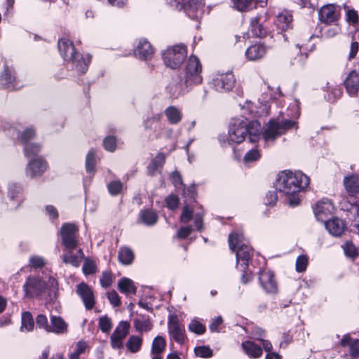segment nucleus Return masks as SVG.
<instances>
[{
    "label": "nucleus",
    "mask_w": 359,
    "mask_h": 359,
    "mask_svg": "<svg viewBox=\"0 0 359 359\" xmlns=\"http://www.w3.org/2000/svg\"><path fill=\"white\" fill-rule=\"evenodd\" d=\"M309 177L301 171L284 170L278 175L276 189L287 195L288 204L294 207L299 204L298 193L309 184Z\"/></svg>",
    "instance_id": "obj_1"
},
{
    "label": "nucleus",
    "mask_w": 359,
    "mask_h": 359,
    "mask_svg": "<svg viewBox=\"0 0 359 359\" xmlns=\"http://www.w3.org/2000/svg\"><path fill=\"white\" fill-rule=\"evenodd\" d=\"M60 234L62 243L65 247V252L61 257L63 262L79 266L83 253L81 249H77V227L74 224L65 223L61 226Z\"/></svg>",
    "instance_id": "obj_2"
},
{
    "label": "nucleus",
    "mask_w": 359,
    "mask_h": 359,
    "mask_svg": "<svg viewBox=\"0 0 359 359\" xmlns=\"http://www.w3.org/2000/svg\"><path fill=\"white\" fill-rule=\"evenodd\" d=\"M262 132V126L259 121L248 122L246 118H236L231 123L229 129L228 143H241L249 135L251 142L259 141Z\"/></svg>",
    "instance_id": "obj_3"
},
{
    "label": "nucleus",
    "mask_w": 359,
    "mask_h": 359,
    "mask_svg": "<svg viewBox=\"0 0 359 359\" xmlns=\"http://www.w3.org/2000/svg\"><path fill=\"white\" fill-rule=\"evenodd\" d=\"M57 48L64 60L72 62L77 67H83L90 65L92 56L90 54L82 55L76 51L72 41L67 38L58 40Z\"/></svg>",
    "instance_id": "obj_4"
},
{
    "label": "nucleus",
    "mask_w": 359,
    "mask_h": 359,
    "mask_svg": "<svg viewBox=\"0 0 359 359\" xmlns=\"http://www.w3.org/2000/svg\"><path fill=\"white\" fill-rule=\"evenodd\" d=\"M229 245L233 251L238 248L236 250L237 267L241 266L243 269H248L249 261L253 255V250L245 243L243 233H231L229 236Z\"/></svg>",
    "instance_id": "obj_5"
},
{
    "label": "nucleus",
    "mask_w": 359,
    "mask_h": 359,
    "mask_svg": "<svg viewBox=\"0 0 359 359\" xmlns=\"http://www.w3.org/2000/svg\"><path fill=\"white\" fill-rule=\"evenodd\" d=\"M236 82L233 72L229 69H215L209 81L210 86L218 92H226L233 88Z\"/></svg>",
    "instance_id": "obj_6"
},
{
    "label": "nucleus",
    "mask_w": 359,
    "mask_h": 359,
    "mask_svg": "<svg viewBox=\"0 0 359 359\" xmlns=\"http://www.w3.org/2000/svg\"><path fill=\"white\" fill-rule=\"evenodd\" d=\"M161 56L166 67H180L187 58V47L183 43L168 46Z\"/></svg>",
    "instance_id": "obj_7"
},
{
    "label": "nucleus",
    "mask_w": 359,
    "mask_h": 359,
    "mask_svg": "<svg viewBox=\"0 0 359 359\" xmlns=\"http://www.w3.org/2000/svg\"><path fill=\"white\" fill-rule=\"evenodd\" d=\"M178 79L180 86H176L172 96L177 97L182 92V86L185 87L200 84L203 78L201 69H178Z\"/></svg>",
    "instance_id": "obj_8"
},
{
    "label": "nucleus",
    "mask_w": 359,
    "mask_h": 359,
    "mask_svg": "<svg viewBox=\"0 0 359 359\" xmlns=\"http://www.w3.org/2000/svg\"><path fill=\"white\" fill-rule=\"evenodd\" d=\"M296 125L297 122L290 119L281 121L271 120L263 133V138L266 142H273L278 136L285 134L288 130L295 127Z\"/></svg>",
    "instance_id": "obj_9"
},
{
    "label": "nucleus",
    "mask_w": 359,
    "mask_h": 359,
    "mask_svg": "<svg viewBox=\"0 0 359 359\" xmlns=\"http://www.w3.org/2000/svg\"><path fill=\"white\" fill-rule=\"evenodd\" d=\"M205 0H175L177 9H184L186 14L193 20L201 19L205 11Z\"/></svg>",
    "instance_id": "obj_10"
},
{
    "label": "nucleus",
    "mask_w": 359,
    "mask_h": 359,
    "mask_svg": "<svg viewBox=\"0 0 359 359\" xmlns=\"http://www.w3.org/2000/svg\"><path fill=\"white\" fill-rule=\"evenodd\" d=\"M130 324L122 320L116 327L110 337V344L114 349L123 348V340L129 334Z\"/></svg>",
    "instance_id": "obj_11"
},
{
    "label": "nucleus",
    "mask_w": 359,
    "mask_h": 359,
    "mask_svg": "<svg viewBox=\"0 0 359 359\" xmlns=\"http://www.w3.org/2000/svg\"><path fill=\"white\" fill-rule=\"evenodd\" d=\"M23 289L27 297H38L45 292L46 283L38 277L29 276L25 283Z\"/></svg>",
    "instance_id": "obj_12"
},
{
    "label": "nucleus",
    "mask_w": 359,
    "mask_h": 359,
    "mask_svg": "<svg viewBox=\"0 0 359 359\" xmlns=\"http://www.w3.org/2000/svg\"><path fill=\"white\" fill-rule=\"evenodd\" d=\"M35 136V131L32 128H28L25 130L20 136L21 142L25 144V155L28 158H34L41 151V147L37 144H27L28 141Z\"/></svg>",
    "instance_id": "obj_13"
},
{
    "label": "nucleus",
    "mask_w": 359,
    "mask_h": 359,
    "mask_svg": "<svg viewBox=\"0 0 359 359\" xmlns=\"http://www.w3.org/2000/svg\"><path fill=\"white\" fill-rule=\"evenodd\" d=\"M170 336L178 344H182L186 339L185 328L177 316H171L168 323Z\"/></svg>",
    "instance_id": "obj_14"
},
{
    "label": "nucleus",
    "mask_w": 359,
    "mask_h": 359,
    "mask_svg": "<svg viewBox=\"0 0 359 359\" xmlns=\"http://www.w3.org/2000/svg\"><path fill=\"white\" fill-rule=\"evenodd\" d=\"M346 92L351 97H355L359 93V69H353L344 81Z\"/></svg>",
    "instance_id": "obj_15"
},
{
    "label": "nucleus",
    "mask_w": 359,
    "mask_h": 359,
    "mask_svg": "<svg viewBox=\"0 0 359 359\" xmlns=\"http://www.w3.org/2000/svg\"><path fill=\"white\" fill-rule=\"evenodd\" d=\"M76 294L81 298L87 310H91L95 304V299L92 289L85 283L76 286Z\"/></svg>",
    "instance_id": "obj_16"
},
{
    "label": "nucleus",
    "mask_w": 359,
    "mask_h": 359,
    "mask_svg": "<svg viewBox=\"0 0 359 359\" xmlns=\"http://www.w3.org/2000/svg\"><path fill=\"white\" fill-rule=\"evenodd\" d=\"M334 207L332 202L327 198L319 201L315 205L313 211L318 220L324 222L325 218L334 212Z\"/></svg>",
    "instance_id": "obj_17"
},
{
    "label": "nucleus",
    "mask_w": 359,
    "mask_h": 359,
    "mask_svg": "<svg viewBox=\"0 0 359 359\" xmlns=\"http://www.w3.org/2000/svg\"><path fill=\"white\" fill-rule=\"evenodd\" d=\"M137 58L141 60H151L154 53V48L146 39H142L134 51Z\"/></svg>",
    "instance_id": "obj_18"
},
{
    "label": "nucleus",
    "mask_w": 359,
    "mask_h": 359,
    "mask_svg": "<svg viewBox=\"0 0 359 359\" xmlns=\"http://www.w3.org/2000/svg\"><path fill=\"white\" fill-rule=\"evenodd\" d=\"M324 222L327 231L335 237L341 236L346 229L345 221L339 217H334Z\"/></svg>",
    "instance_id": "obj_19"
},
{
    "label": "nucleus",
    "mask_w": 359,
    "mask_h": 359,
    "mask_svg": "<svg viewBox=\"0 0 359 359\" xmlns=\"http://www.w3.org/2000/svg\"><path fill=\"white\" fill-rule=\"evenodd\" d=\"M259 279L262 287L266 292L271 294L277 292V283L272 272L269 271H261Z\"/></svg>",
    "instance_id": "obj_20"
},
{
    "label": "nucleus",
    "mask_w": 359,
    "mask_h": 359,
    "mask_svg": "<svg viewBox=\"0 0 359 359\" xmlns=\"http://www.w3.org/2000/svg\"><path fill=\"white\" fill-rule=\"evenodd\" d=\"M262 18L263 16L262 15H257L250 19L249 31L253 36L259 38L266 36L268 30L262 22Z\"/></svg>",
    "instance_id": "obj_21"
},
{
    "label": "nucleus",
    "mask_w": 359,
    "mask_h": 359,
    "mask_svg": "<svg viewBox=\"0 0 359 359\" xmlns=\"http://www.w3.org/2000/svg\"><path fill=\"white\" fill-rule=\"evenodd\" d=\"M47 168L46 162L41 158L32 160L29 162L26 172L31 177H35L42 175Z\"/></svg>",
    "instance_id": "obj_22"
},
{
    "label": "nucleus",
    "mask_w": 359,
    "mask_h": 359,
    "mask_svg": "<svg viewBox=\"0 0 359 359\" xmlns=\"http://www.w3.org/2000/svg\"><path fill=\"white\" fill-rule=\"evenodd\" d=\"M50 323L48 332L63 334L68 332V324L60 316H50Z\"/></svg>",
    "instance_id": "obj_23"
},
{
    "label": "nucleus",
    "mask_w": 359,
    "mask_h": 359,
    "mask_svg": "<svg viewBox=\"0 0 359 359\" xmlns=\"http://www.w3.org/2000/svg\"><path fill=\"white\" fill-rule=\"evenodd\" d=\"M338 18L339 14L333 5L324 6L319 11V19L322 22L330 24L337 21Z\"/></svg>",
    "instance_id": "obj_24"
},
{
    "label": "nucleus",
    "mask_w": 359,
    "mask_h": 359,
    "mask_svg": "<svg viewBox=\"0 0 359 359\" xmlns=\"http://www.w3.org/2000/svg\"><path fill=\"white\" fill-rule=\"evenodd\" d=\"M268 47L264 43H255L246 50L245 55L250 60H257L262 58L266 53Z\"/></svg>",
    "instance_id": "obj_25"
},
{
    "label": "nucleus",
    "mask_w": 359,
    "mask_h": 359,
    "mask_svg": "<svg viewBox=\"0 0 359 359\" xmlns=\"http://www.w3.org/2000/svg\"><path fill=\"white\" fill-rule=\"evenodd\" d=\"M0 86L9 90H15L20 87L11 69H4L2 74L0 75Z\"/></svg>",
    "instance_id": "obj_26"
},
{
    "label": "nucleus",
    "mask_w": 359,
    "mask_h": 359,
    "mask_svg": "<svg viewBox=\"0 0 359 359\" xmlns=\"http://www.w3.org/2000/svg\"><path fill=\"white\" fill-rule=\"evenodd\" d=\"M342 346H349V355L352 358L359 357V339L352 340L349 334H345L341 339Z\"/></svg>",
    "instance_id": "obj_27"
},
{
    "label": "nucleus",
    "mask_w": 359,
    "mask_h": 359,
    "mask_svg": "<svg viewBox=\"0 0 359 359\" xmlns=\"http://www.w3.org/2000/svg\"><path fill=\"white\" fill-rule=\"evenodd\" d=\"M133 325L139 332H146L152 329V324L149 317L144 315H137L133 319Z\"/></svg>",
    "instance_id": "obj_28"
},
{
    "label": "nucleus",
    "mask_w": 359,
    "mask_h": 359,
    "mask_svg": "<svg viewBox=\"0 0 359 359\" xmlns=\"http://www.w3.org/2000/svg\"><path fill=\"white\" fill-rule=\"evenodd\" d=\"M118 290L126 296L135 294L137 288L132 280L128 278H123L118 283Z\"/></svg>",
    "instance_id": "obj_29"
},
{
    "label": "nucleus",
    "mask_w": 359,
    "mask_h": 359,
    "mask_svg": "<svg viewBox=\"0 0 359 359\" xmlns=\"http://www.w3.org/2000/svg\"><path fill=\"white\" fill-rule=\"evenodd\" d=\"M168 121L172 125L179 123L182 118V111L175 106H170L165 109Z\"/></svg>",
    "instance_id": "obj_30"
},
{
    "label": "nucleus",
    "mask_w": 359,
    "mask_h": 359,
    "mask_svg": "<svg viewBox=\"0 0 359 359\" xmlns=\"http://www.w3.org/2000/svg\"><path fill=\"white\" fill-rule=\"evenodd\" d=\"M345 189L350 196L359 192V180L356 176L346 177L344 180Z\"/></svg>",
    "instance_id": "obj_31"
},
{
    "label": "nucleus",
    "mask_w": 359,
    "mask_h": 359,
    "mask_svg": "<svg viewBox=\"0 0 359 359\" xmlns=\"http://www.w3.org/2000/svg\"><path fill=\"white\" fill-rule=\"evenodd\" d=\"M242 347L248 355L251 358H259L262 354V349L259 346L250 341H245L242 343Z\"/></svg>",
    "instance_id": "obj_32"
},
{
    "label": "nucleus",
    "mask_w": 359,
    "mask_h": 359,
    "mask_svg": "<svg viewBox=\"0 0 359 359\" xmlns=\"http://www.w3.org/2000/svg\"><path fill=\"white\" fill-rule=\"evenodd\" d=\"M140 222L147 226L155 224L158 220V216L155 212L151 210H141L139 214Z\"/></svg>",
    "instance_id": "obj_33"
},
{
    "label": "nucleus",
    "mask_w": 359,
    "mask_h": 359,
    "mask_svg": "<svg viewBox=\"0 0 359 359\" xmlns=\"http://www.w3.org/2000/svg\"><path fill=\"white\" fill-rule=\"evenodd\" d=\"M143 339L142 337L137 335H131L128 337L126 346L128 351L132 353H136L142 348Z\"/></svg>",
    "instance_id": "obj_34"
},
{
    "label": "nucleus",
    "mask_w": 359,
    "mask_h": 359,
    "mask_svg": "<svg viewBox=\"0 0 359 359\" xmlns=\"http://www.w3.org/2000/svg\"><path fill=\"white\" fill-rule=\"evenodd\" d=\"M118 260L124 265L130 264L134 259V253L128 247L121 248L118 255Z\"/></svg>",
    "instance_id": "obj_35"
},
{
    "label": "nucleus",
    "mask_w": 359,
    "mask_h": 359,
    "mask_svg": "<svg viewBox=\"0 0 359 359\" xmlns=\"http://www.w3.org/2000/svg\"><path fill=\"white\" fill-rule=\"evenodd\" d=\"M165 340L161 336H157L153 340L151 355H161L165 349Z\"/></svg>",
    "instance_id": "obj_36"
},
{
    "label": "nucleus",
    "mask_w": 359,
    "mask_h": 359,
    "mask_svg": "<svg viewBox=\"0 0 359 359\" xmlns=\"http://www.w3.org/2000/svg\"><path fill=\"white\" fill-rule=\"evenodd\" d=\"M292 21V16L287 12H283L277 17L278 25L282 30H285L290 27Z\"/></svg>",
    "instance_id": "obj_37"
},
{
    "label": "nucleus",
    "mask_w": 359,
    "mask_h": 359,
    "mask_svg": "<svg viewBox=\"0 0 359 359\" xmlns=\"http://www.w3.org/2000/svg\"><path fill=\"white\" fill-rule=\"evenodd\" d=\"M34 321L31 313L28 311L23 312L22 314L21 330L29 332L34 329Z\"/></svg>",
    "instance_id": "obj_38"
},
{
    "label": "nucleus",
    "mask_w": 359,
    "mask_h": 359,
    "mask_svg": "<svg viewBox=\"0 0 359 359\" xmlns=\"http://www.w3.org/2000/svg\"><path fill=\"white\" fill-rule=\"evenodd\" d=\"M261 0H232L235 7L241 11H245L252 8Z\"/></svg>",
    "instance_id": "obj_39"
},
{
    "label": "nucleus",
    "mask_w": 359,
    "mask_h": 359,
    "mask_svg": "<svg viewBox=\"0 0 359 359\" xmlns=\"http://www.w3.org/2000/svg\"><path fill=\"white\" fill-rule=\"evenodd\" d=\"M188 328L190 332L197 334H202L206 330L205 326L197 319H193L189 323Z\"/></svg>",
    "instance_id": "obj_40"
},
{
    "label": "nucleus",
    "mask_w": 359,
    "mask_h": 359,
    "mask_svg": "<svg viewBox=\"0 0 359 359\" xmlns=\"http://www.w3.org/2000/svg\"><path fill=\"white\" fill-rule=\"evenodd\" d=\"M194 353L196 356L203 358H211L213 355L212 350L207 346H200L194 348Z\"/></svg>",
    "instance_id": "obj_41"
},
{
    "label": "nucleus",
    "mask_w": 359,
    "mask_h": 359,
    "mask_svg": "<svg viewBox=\"0 0 359 359\" xmlns=\"http://www.w3.org/2000/svg\"><path fill=\"white\" fill-rule=\"evenodd\" d=\"M95 151L91 149L89 151L86 158V169L89 173H92L95 170Z\"/></svg>",
    "instance_id": "obj_42"
},
{
    "label": "nucleus",
    "mask_w": 359,
    "mask_h": 359,
    "mask_svg": "<svg viewBox=\"0 0 359 359\" xmlns=\"http://www.w3.org/2000/svg\"><path fill=\"white\" fill-rule=\"evenodd\" d=\"M309 263L308 257L305 255H299L296 260L295 269L298 273L306 271Z\"/></svg>",
    "instance_id": "obj_43"
},
{
    "label": "nucleus",
    "mask_w": 359,
    "mask_h": 359,
    "mask_svg": "<svg viewBox=\"0 0 359 359\" xmlns=\"http://www.w3.org/2000/svg\"><path fill=\"white\" fill-rule=\"evenodd\" d=\"M123 185L121 182L114 180L111 182L108 186V191L111 196H117L121 194L123 190Z\"/></svg>",
    "instance_id": "obj_44"
},
{
    "label": "nucleus",
    "mask_w": 359,
    "mask_h": 359,
    "mask_svg": "<svg viewBox=\"0 0 359 359\" xmlns=\"http://www.w3.org/2000/svg\"><path fill=\"white\" fill-rule=\"evenodd\" d=\"M98 324L102 332L104 333L109 332L112 327L111 320L107 316L100 317Z\"/></svg>",
    "instance_id": "obj_45"
},
{
    "label": "nucleus",
    "mask_w": 359,
    "mask_h": 359,
    "mask_svg": "<svg viewBox=\"0 0 359 359\" xmlns=\"http://www.w3.org/2000/svg\"><path fill=\"white\" fill-rule=\"evenodd\" d=\"M100 280L102 287L105 288L109 287L114 280L111 272L109 271H103Z\"/></svg>",
    "instance_id": "obj_46"
},
{
    "label": "nucleus",
    "mask_w": 359,
    "mask_h": 359,
    "mask_svg": "<svg viewBox=\"0 0 359 359\" xmlns=\"http://www.w3.org/2000/svg\"><path fill=\"white\" fill-rule=\"evenodd\" d=\"M103 145L106 150L109 151H114L116 148V138L112 136H107L103 140Z\"/></svg>",
    "instance_id": "obj_47"
},
{
    "label": "nucleus",
    "mask_w": 359,
    "mask_h": 359,
    "mask_svg": "<svg viewBox=\"0 0 359 359\" xmlns=\"http://www.w3.org/2000/svg\"><path fill=\"white\" fill-rule=\"evenodd\" d=\"M36 326L40 329H43L48 332L49 325L48 318L45 315L39 314L36 318Z\"/></svg>",
    "instance_id": "obj_48"
},
{
    "label": "nucleus",
    "mask_w": 359,
    "mask_h": 359,
    "mask_svg": "<svg viewBox=\"0 0 359 359\" xmlns=\"http://www.w3.org/2000/svg\"><path fill=\"white\" fill-rule=\"evenodd\" d=\"M260 157L261 154L259 151L257 149H252L245 154L244 161L245 162H252L257 161Z\"/></svg>",
    "instance_id": "obj_49"
},
{
    "label": "nucleus",
    "mask_w": 359,
    "mask_h": 359,
    "mask_svg": "<svg viewBox=\"0 0 359 359\" xmlns=\"http://www.w3.org/2000/svg\"><path fill=\"white\" fill-rule=\"evenodd\" d=\"M82 269L86 275H90L95 273L96 266L94 262L86 259L83 265Z\"/></svg>",
    "instance_id": "obj_50"
},
{
    "label": "nucleus",
    "mask_w": 359,
    "mask_h": 359,
    "mask_svg": "<svg viewBox=\"0 0 359 359\" xmlns=\"http://www.w3.org/2000/svg\"><path fill=\"white\" fill-rule=\"evenodd\" d=\"M193 216V211L188 205L183 208V210L180 217V221L182 223H187L191 220Z\"/></svg>",
    "instance_id": "obj_51"
},
{
    "label": "nucleus",
    "mask_w": 359,
    "mask_h": 359,
    "mask_svg": "<svg viewBox=\"0 0 359 359\" xmlns=\"http://www.w3.org/2000/svg\"><path fill=\"white\" fill-rule=\"evenodd\" d=\"M344 250L346 255L350 257H354L357 255V249L355 246L351 242L346 243Z\"/></svg>",
    "instance_id": "obj_52"
},
{
    "label": "nucleus",
    "mask_w": 359,
    "mask_h": 359,
    "mask_svg": "<svg viewBox=\"0 0 359 359\" xmlns=\"http://www.w3.org/2000/svg\"><path fill=\"white\" fill-rule=\"evenodd\" d=\"M29 265L34 268H41L45 265V260L42 257L33 256L29 259Z\"/></svg>",
    "instance_id": "obj_53"
},
{
    "label": "nucleus",
    "mask_w": 359,
    "mask_h": 359,
    "mask_svg": "<svg viewBox=\"0 0 359 359\" xmlns=\"http://www.w3.org/2000/svg\"><path fill=\"white\" fill-rule=\"evenodd\" d=\"M354 211V217L352 220V225L355 228L358 233H359V203H356L353 207Z\"/></svg>",
    "instance_id": "obj_54"
},
{
    "label": "nucleus",
    "mask_w": 359,
    "mask_h": 359,
    "mask_svg": "<svg viewBox=\"0 0 359 359\" xmlns=\"http://www.w3.org/2000/svg\"><path fill=\"white\" fill-rule=\"evenodd\" d=\"M107 298L114 306H118L121 304L119 296L114 290H111L107 293Z\"/></svg>",
    "instance_id": "obj_55"
},
{
    "label": "nucleus",
    "mask_w": 359,
    "mask_h": 359,
    "mask_svg": "<svg viewBox=\"0 0 359 359\" xmlns=\"http://www.w3.org/2000/svg\"><path fill=\"white\" fill-rule=\"evenodd\" d=\"M165 202L169 209L175 210L178 206L179 198L175 195H170L166 198Z\"/></svg>",
    "instance_id": "obj_56"
},
{
    "label": "nucleus",
    "mask_w": 359,
    "mask_h": 359,
    "mask_svg": "<svg viewBox=\"0 0 359 359\" xmlns=\"http://www.w3.org/2000/svg\"><path fill=\"white\" fill-rule=\"evenodd\" d=\"M222 323L223 320L221 316H217V318H214L210 325V331L213 332H219L220 331L219 327L222 325Z\"/></svg>",
    "instance_id": "obj_57"
},
{
    "label": "nucleus",
    "mask_w": 359,
    "mask_h": 359,
    "mask_svg": "<svg viewBox=\"0 0 359 359\" xmlns=\"http://www.w3.org/2000/svg\"><path fill=\"white\" fill-rule=\"evenodd\" d=\"M162 115L161 114H156L150 118H148L144 122V126L145 128H151L152 123L154 122H159L161 118Z\"/></svg>",
    "instance_id": "obj_58"
},
{
    "label": "nucleus",
    "mask_w": 359,
    "mask_h": 359,
    "mask_svg": "<svg viewBox=\"0 0 359 359\" xmlns=\"http://www.w3.org/2000/svg\"><path fill=\"white\" fill-rule=\"evenodd\" d=\"M193 229L191 226L181 227L177 232V236L179 238L184 239L191 234Z\"/></svg>",
    "instance_id": "obj_59"
},
{
    "label": "nucleus",
    "mask_w": 359,
    "mask_h": 359,
    "mask_svg": "<svg viewBox=\"0 0 359 359\" xmlns=\"http://www.w3.org/2000/svg\"><path fill=\"white\" fill-rule=\"evenodd\" d=\"M346 20L349 23L355 24L358 22V15L353 9H349L346 12Z\"/></svg>",
    "instance_id": "obj_60"
},
{
    "label": "nucleus",
    "mask_w": 359,
    "mask_h": 359,
    "mask_svg": "<svg viewBox=\"0 0 359 359\" xmlns=\"http://www.w3.org/2000/svg\"><path fill=\"white\" fill-rule=\"evenodd\" d=\"M278 199L277 194L274 191H269L265 197V203L269 205H273Z\"/></svg>",
    "instance_id": "obj_61"
},
{
    "label": "nucleus",
    "mask_w": 359,
    "mask_h": 359,
    "mask_svg": "<svg viewBox=\"0 0 359 359\" xmlns=\"http://www.w3.org/2000/svg\"><path fill=\"white\" fill-rule=\"evenodd\" d=\"M307 58V54L299 53L297 57H294V61L291 62L292 65L301 66L304 65V61Z\"/></svg>",
    "instance_id": "obj_62"
},
{
    "label": "nucleus",
    "mask_w": 359,
    "mask_h": 359,
    "mask_svg": "<svg viewBox=\"0 0 359 359\" xmlns=\"http://www.w3.org/2000/svg\"><path fill=\"white\" fill-rule=\"evenodd\" d=\"M186 67H201L199 59L194 55H191L187 62Z\"/></svg>",
    "instance_id": "obj_63"
},
{
    "label": "nucleus",
    "mask_w": 359,
    "mask_h": 359,
    "mask_svg": "<svg viewBox=\"0 0 359 359\" xmlns=\"http://www.w3.org/2000/svg\"><path fill=\"white\" fill-rule=\"evenodd\" d=\"M203 217L202 213H196L194 215V225L198 231H201L203 228Z\"/></svg>",
    "instance_id": "obj_64"
}]
</instances>
